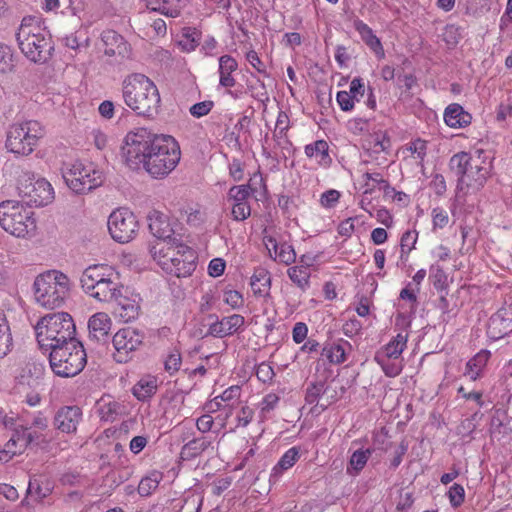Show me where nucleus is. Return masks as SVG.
<instances>
[{"label": "nucleus", "mask_w": 512, "mask_h": 512, "mask_svg": "<svg viewBox=\"0 0 512 512\" xmlns=\"http://www.w3.org/2000/svg\"><path fill=\"white\" fill-rule=\"evenodd\" d=\"M125 164L138 170L143 167L154 178H162L180 161V147L170 135L156 134L146 128L129 132L121 147Z\"/></svg>", "instance_id": "nucleus-1"}, {"label": "nucleus", "mask_w": 512, "mask_h": 512, "mask_svg": "<svg viewBox=\"0 0 512 512\" xmlns=\"http://www.w3.org/2000/svg\"><path fill=\"white\" fill-rule=\"evenodd\" d=\"M451 172L457 177V189L473 192L482 189L490 175L492 164L484 150L474 153L459 152L449 161Z\"/></svg>", "instance_id": "nucleus-2"}, {"label": "nucleus", "mask_w": 512, "mask_h": 512, "mask_svg": "<svg viewBox=\"0 0 512 512\" xmlns=\"http://www.w3.org/2000/svg\"><path fill=\"white\" fill-rule=\"evenodd\" d=\"M125 104L138 115L153 117L160 106L159 91L152 80L140 73L127 76L122 83Z\"/></svg>", "instance_id": "nucleus-3"}, {"label": "nucleus", "mask_w": 512, "mask_h": 512, "mask_svg": "<svg viewBox=\"0 0 512 512\" xmlns=\"http://www.w3.org/2000/svg\"><path fill=\"white\" fill-rule=\"evenodd\" d=\"M16 41L24 56L34 63H46L54 51L51 36L35 16H25L22 19Z\"/></svg>", "instance_id": "nucleus-4"}, {"label": "nucleus", "mask_w": 512, "mask_h": 512, "mask_svg": "<svg viewBox=\"0 0 512 512\" xmlns=\"http://www.w3.org/2000/svg\"><path fill=\"white\" fill-rule=\"evenodd\" d=\"M39 346L51 350L54 346L67 344L75 338L76 327L72 317L66 312L48 314L42 317L36 327Z\"/></svg>", "instance_id": "nucleus-5"}, {"label": "nucleus", "mask_w": 512, "mask_h": 512, "mask_svg": "<svg viewBox=\"0 0 512 512\" xmlns=\"http://www.w3.org/2000/svg\"><path fill=\"white\" fill-rule=\"evenodd\" d=\"M33 290L38 305L46 309H56L68 298L70 281L64 273L50 270L35 278Z\"/></svg>", "instance_id": "nucleus-6"}, {"label": "nucleus", "mask_w": 512, "mask_h": 512, "mask_svg": "<svg viewBox=\"0 0 512 512\" xmlns=\"http://www.w3.org/2000/svg\"><path fill=\"white\" fill-rule=\"evenodd\" d=\"M49 351L50 367L58 376L73 377L79 374L86 365V352L78 340L54 346Z\"/></svg>", "instance_id": "nucleus-7"}, {"label": "nucleus", "mask_w": 512, "mask_h": 512, "mask_svg": "<svg viewBox=\"0 0 512 512\" xmlns=\"http://www.w3.org/2000/svg\"><path fill=\"white\" fill-rule=\"evenodd\" d=\"M158 263L168 274L176 277H187L196 268V253L189 246L182 243L181 238H173L167 251H160Z\"/></svg>", "instance_id": "nucleus-8"}, {"label": "nucleus", "mask_w": 512, "mask_h": 512, "mask_svg": "<svg viewBox=\"0 0 512 512\" xmlns=\"http://www.w3.org/2000/svg\"><path fill=\"white\" fill-rule=\"evenodd\" d=\"M32 215L18 201L6 200L0 203V225L16 237H25L35 231L36 223Z\"/></svg>", "instance_id": "nucleus-9"}, {"label": "nucleus", "mask_w": 512, "mask_h": 512, "mask_svg": "<svg viewBox=\"0 0 512 512\" xmlns=\"http://www.w3.org/2000/svg\"><path fill=\"white\" fill-rule=\"evenodd\" d=\"M44 135V127L36 120L14 124L7 132L5 146L14 154L29 155Z\"/></svg>", "instance_id": "nucleus-10"}, {"label": "nucleus", "mask_w": 512, "mask_h": 512, "mask_svg": "<svg viewBox=\"0 0 512 512\" xmlns=\"http://www.w3.org/2000/svg\"><path fill=\"white\" fill-rule=\"evenodd\" d=\"M17 189L22 204L29 207H42L54 199L51 184L43 178L35 179V175L30 172H23L19 176Z\"/></svg>", "instance_id": "nucleus-11"}, {"label": "nucleus", "mask_w": 512, "mask_h": 512, "mask_svg": "<svg viewBox=\"0 0 512 512\" xmlns=\"http://www.w3.org/2000/svg\"><path fill=\"white\" fill-rule=\"evenodd\" d=\"M68 187L77 194H85L103 183V174L92 165L85 166L77 162L63 173Z\"/></svg>", "instance_id": "nucleus-12"}, {"label": "nucleus", "mask_w": 512, "mask_h": 512, "mask_svg": "<svg viewBox=\"0 0 512 512\" xmlns=\"http://www.w3.org/2000/svg\"><path fill=\"white\" fill-rule=\"evenodd\" d=\"M138 227L136 216L126 208L116 209L108 218L109 233L119 243H127L132 240Z\"/></svg>", "instance_id": "nucleus-13"}, {"label": "nucleus", "mask_w": 512, "mask_h": 512, "mask_svg": "<svg viewBox=\"0 0 512 512\" xmlns=\"http://www.w3.org/2000/svg\"><path fill=\"white\" fill-rule=\"evenodd\" d=\"M145 335L143 332L126 327L120 329L112 338V344L115 348L114 359L118 363H126L131 359V354L138 350L143 344Z\"/></svg>", "instance_id": "nucleus-14"}, {"label": "nucleus", "mask_w": 512, "mask_h": 512, "mask_svg": "<svg viewBox=\"0 0 512 512\" xmlns=\"http://www.w3.org/2000/svg\"><path fill=\"white\" fill-rule=\"evenodd\" d=\"M208 318L209 320H213V322L209 324V329L203 337L213 336L217 338H224L237 333L245 323L244 317L240 314H233L231 316L224 317L221 320L218 319L217 315L210 314Z\"/></svg>", "instance_id": "nucleus-15"}, {"label": "nucleus", "mask_w": 512, "mask_h": 512, "mask_svg": "<svg viewBox=\"0 0 512 512\" xmlns=\"http://www.w3.org/2000/svg\"><path fill=\"white\" fill-rule=\"evenodd\" d=\"M122 289L123 285L119 282V277L115 273L114 276H108L95 286L93 291H89L87 294L101 302H115L122 301Z\"/></svg>", "instance_id": "nucleus-16"}, {"label": "nucleus", "mask_w": 512, "mask_h": 512, "mask_svg": "<svg viewBox=\"0 0 512 512\" xmlns=\"http://www.w3.org/2000/svg\"><path fill=\"white\" fill-rule=\"evenodd\" d=\"M147 220L151 234L166 241L168 245L172 243L173 238H179L175 235L169 219L164 213L155 209L151 210L147 215Z\"/></svg>", "instance_id": "nucleus-17"}, {"label": "nucleus", "mask_w": 512, "mask_h": 512, "mask_svg": "<svg viewBox=\"0 0 512 512\" xmlns=\"http://www.w3.org/2000/svg\"><path fill=\"white\" fill-rule=\"evenodd\" d=\"M101 41L105 49L106 56H117L120 58H127L130 54V45L128 42L116 31L107 29L101 33Z\"/></svg>", "instance_id": "nucleus-18"}, {"label": "nucleus", "mask_w": 512, "mask_h": 512, "mask_svg": "<svg viewBox=\"0 0 512 512\" xmlns=\"http://www.w3.org/2000/svg\"><path fill=\"white\" fill-rule=\"evenodd\" d=\"M82 418V411L78 406L61 407L54 416V426L63 433H73Z\"/></svg>", "instance_id": "nucleus-19"}, {"label": "nucleus", "mask_w": 512, "mask_h": 512, "mask_svg": "<svg viewBox=\"0 0 512 512\" xmlns=\"http://www.w3.org/2000/svg\"><path fill=\"white\" fill-rule=\"evenodd\" d=\"M111 326V319L106 313L98 312L94 314L88 322L89 338L98 343H107Z\"/></svg>", "instance_id": "nucleus-20"}, {"label": "nucleus", "mask_w": 512, "mask_h": 512, "mask_svg": "<svg viewBox=\"0 0 512 512\" xmlns=\"http://www.w3.org/2000/svg\"><path fill=\"white\" fill-rule=\"evenodd\" d=\"M114 274V270L107 265H90L82 273L80 278L81 287L86 293L93 291L95 286L108 276H114Z\"/></svg>", "instance_id": "nucleus-21"}, {"label": "nucleus", "mask_w": 512, "mask_h": 512, "mask_svg": "<svg viewBox=\"0 0 512 512\" xmlns=\"http://www.w3.org/2000/svg\"><path fill=\"white\" fill-rule=\"evenodd\" d=\"M512 332V318L506 312L498 311L489 319L487 334L493 340L501 339Z\"/></svg>", "instance_id": "nucleus-22"}, {"label": "nucleus", "mask_w": 512, "mask_h": 512, "mask_svg": "<svg viewBox=\"0 0 512 512\" xmlns=\"http://www.w3.org/2000/svg\"><path fill=\"white\" fill-rule=\"evenodd\" d=\"M355 30L360 34L363 42L380 58L384 57V49L380 39L373 30L362 20L356 19L353 23Z\"/></svg>", "instance_id": "nucleus-23"}, {"label": "nucleus", "mask_w": 512, "mask_h": 512, "mask_svg": "<svg viewBox=\"0 0 512 512\" xmlns=\"http://www.w3.org/2000/svg\"><path fill=\"white\" fill-rule=\"evenodd\" d=\"M472 116L460 104H450L444 112L445 123L452 128H463L471 123Z\"/></svg>", "instance_id": "nucleus-24"}, {"label": "nucleus", "mask_w": 512, "mask_h": 512, "mask_svg": "<svg viewBox=\"0 0 512 512\" xmlns=\"http://www.w3.org/2000/svg\"><path fill=\"white\" fill-rule=\"evenodd\" d=\"M53 490L52 483L44 476L31 478L27 488V495L41 502L48 497Z\"/></svg>", "instance_id": "nucleus-25"}, {"label": "nucleus", "mask_w": 512, "mask_h": 512, "mask_svg": "<svg viewBox=\"0 0 512 512\" xmlns=\"http://www.w3.org/2000/svg\"><path fill=\"white\" fill-rule=\"evenodd\" d=\"M238 68L237 61L230 55H223L219 58V83L223 87H233L236 83L232 72Z\"/></svg>", "instance_id": "nucleus-26"}, {"label": "nucleus", "mask_w": 512, "mask_h": 512, "mask_svg": "<svg viewBox=\"0 0 512 512\" xmlns=\"http://www.w3.org/2000/svg\"><path fill=\"white\" fill-rule=\"evenodd\" d=\"M329 146L325 140H317L312 144L305 146V154L309 158H315L320 165L328 166L331 163V157L328 153Z\"/></svg>", "instance_id": "nucleus-27"}, {"label": "nucleus", "mask_w": 512, "mask_h": 512, "mask_svg": "<svg viewBox=\"0 0 512 512\" xmlns=\"http://www.w3.org/2000/svg\"><path fill=\"white\" fill-rule=\"evenodd\" d=\"M271 284L270 274L264 268H257L251 277V288L253 293L258 296H265L268 294Z\"/></svg>", "instance_id": "nucleus-28"}, {"label": "nucleus", "mask_w": 512, "mask_h": 512, "mask_svg": "<svg viewBox=\"0 0 512 512\" xmlns=\"http://www.w3.org/2000/svg\"><path fill=\"white\" fill-rule=\"evenodd\" d=\"M269 244L272 245L276 258H278L281 263L289 265L295 261L296 253L293 247L288 243H278L275 238L267 237L266 245L268 246Z\"/></svg>", "instance_id": "nucleus-29"}, {"label": "nucleus", "mask_w": 512, "mask_h": 512, "mask_svg": "<svg viewBox=\"0 0 512 512\" xmlns=\"http://www.w3.org/2000/svg\"><path fill=\"white\" fill-rule=\"evenodd\" d=\"M489 357V351L482 350L477 353L466 363L464 375L468 376L471 380H476L480 376L482 369L486 366Z\"/></svg>", "instance_id": "nucleus-30"}, {"label": "nucleus", "mask_w": 512, "mask_h": 512, "mask_svg": "<svg viewBox=\"0 0 512 512\" xmlns=\"http://www.w3.org/2000/svg\"><path fill=\"white\" fill-rule=\"evenodd\" d=\"M44 371L45 367L42 363L29 361L22 369V373L20 375L21 381H26L27 385L33 386L43 377Z\"/></svg>", "instance_id": "nucleus-31"}, {"label": "nucleus", "mask_w": 512, "mask_h": 512, "mask_svg": "<svg viewBox=\"0 0 512 512\" xmlns=\"http://www.w3.org/2000/svg\"><path fill=\"white\" fill-rule=\"evenodd\" d=\"M298 458H299V449L298 448L292 447L289 450H287L284 453V455L280 458V460L278 461L276 466L273 468L271 476H270V481L272 479L276 480L278 478V476L281 475V473L284 470L291 468L295 464V462L297 461Z\"/></svg>", "instance_id": "nucleus-32"}, {"label": "nucleus", "mask_w": 512, "mask_h": 512, "mask_svg": "<svg viewBox=\"0 0 512 512\" xmlns=\"http://www.w3.org/2000/svg\"><path fill=\"white\" fill-rule=\"evenodd\" d=\"M210 445L211 442L206 437L192 439L182 447L181 455L185 459L195 458Z\"/></svg>", "instance_id": "nucleus-33"}, {"label": "nucleus", "mask_w": 512, "mask_h": 512, "mask_svg": "<svg viewBox=\"0 0 512 512\" xmlns=\"http://www.w3.org/2000/svg\"><path fill=\"white\" fill-rule=\"evenodd\" d=\"M374 361L382 368L387 377H396L402 371V360L386 358L384 355H375Z\"/></svg>", "instance_id": "nucleus-34"}, {"label": "nucleus", "mask_w": 512, "mask_h": 512, "mask_svg": "<svg viewBox=\"0 0 512 512\" xmlns=\"http://www.w3.org/2000/svg\"><path fill=\"white\" fill-rule=\"evenodd\" d=\"M12 347V336L3 310L0 309V358L8 354Z\"/></svg>", "instance_id": "nucleus-35"}, {"label": "nucleus", "mask_w": 512, "mask_h": 512, "mask_svg": "<svg viewBox=\"0 0 512 512\" xmlns=\"http://www.w3.org/2000/svg\"><path fill=\"white\" fill-rule=\"evenodd\" d=\"M309 266L310 264H307V266L300 265L288 269L289 278L302 290L306 289L309 286Z\"/></svg>", "instance_id": "nucleus-36"}, {"label": "nucleus", "mask_w": 512, "mask_h": 512, "mask_svg": "<svg viewBox=\"0 0 512 512\" xmlns=\"http://www.w3.org/2000/svg\"><path fill=\"white\" fill-rule=\"evenodd\" d=\"M156 390L157 385L155 380L141 379L134 385L132 393L138 400L146 401L156 393Z\"/></svg>", "instance_id": "nucleus-37"}, {"label": "nucleus", "mask_w": 512, "mask_h": 512, "mask_svg": "<svg viewBox=\"0 0 512 512\" xmlns=\"http://www.w3.org/2000/svg\"><path fill=\"white\" fill-rule=\"evenodd\" d=\"M321 355L326 357L330 363L340 364L346 360V354L343 344L332 343L327 344L322 349Z\"/></svg>", "instance_id": "nucleus-38"}, {"label": "nucleus", "mask_w": 512, "mask_h": 512, "mask_svg": "<svg viewBox=\"0 0 512 512\" xmlns=\"http://www.w3.org/2000/svg\"><path fill=\"white\" fill-rule=\"evenodd\" d=\"M162 476L159 472H152L141 479L137 491L140 496L147 497L158 487Z\"/></svg>", "instance_id": "nucleus-39"}, {"label": "nucleus", "mask_w": 512, "mask_h": 512, "mask_svg": "<svg viewBox=\"0 0 512 512\" xmlns=\"http://www.w3.org/2000/svg\"><path fill=\"white\" fill-rule=\"evenodd\" d=\"M371 456L370 449H359L353 452L349 460V466L347 471L350 472V469L355 471V474H358L366 465L369 457Z\"/></svg>", "instance_id": "nucleus-40"}, {"label": "nucleus", "mask_w": 512, "mask_h": 512, "mask_svg": "<svg viewBox=\"0 0 512 512\" xmlns=\"http://www.w3.org/2000/svg\"><path fill=\"white\" fill-rule=\"evenodd\" d=\"M253 189L250 185H235L229 189L228 198L234 203H248L247 200Z\"/></svg>", "instance_id": "nucleus-41"}, {"label": "nucleus", "mask_w": 512, "mask_h": 512, "mask_svg": "<svg viewBox=\"0 0 512 512\" xmlns=\"http://www.w3.org/2000/svg\"><path fill=\"white\" fill-rule=\"evenodd\" d=\"M121 300L123 301H115V303L120 308V317H122L125 321L135 319L138 316L139 307L133 303H130L129 300L125 296H123L122 293Z\"/></svg>", "instance_id": "nucleus-42"}, {"label": "nucleus", "mask_w": 512, "mask_h": 512, "mask_svg": "<svg viewBox=\"0 0 512 512\" xmlns=\"http://www.w3.org/2000/svg\"><path fill=\"white\" fill-rule=\"evenodd\" d=\"M123 406L116 401H110L100 407V416L104 421L113 422L122 413Z\"/></svg>", "instance_id": "nucleus-43"}, {"label": "nucleus", "mask_w": 512, "mask_h": 512, "mask_svg": "<svg viewBox=\"0 0 512 512\" xmlns=\"http://www.w3.org/2000/svg\"><path fill=\"white\" fill-rule=\"evenodd\" d=\"M14 59L10 47L0 43V72L6 73L13 69Z\"/></svg>", "instance_id": "nucleus-44"}, {"label": "nucleus", "mask_w": 512, "mask_h": 512, "mask_svg": "<svg viewBox=\"0 0 512 512\" xmlns=\"http://www.w3.org/2000/svg\"><path fill=\"white\" fill-rule=\"evenodd\" d=\"M448 498L452 507H459L465 499V490L462 485L454 483L448 491Z\"/></svg>", "instance_id": "nucleus-45"}, {"label": "nucleus", "mask_w": 512, "mask_h": 512, "mask_svg": "<svg viewBox=\"0 0 512 512\" xmlns=\"http://www.w3.org/2000/svg\"><path fill=\"white\" fill-rule=\"evenodd\" d=\"M182 363L181 354L178 350H173L165 360L164 368L170 374L173 375L179 371Z\"/></svg>", "instance_id": "nucleus-46"}, {"label": "nucleus", "mask_w": 512, "mask_h": 512, "mask_svg": "<svg viewBox=\"0 0 512 512\" xmlns=\"http://www.w3.org/2000/svg\"><path fill=\"white\" fill-rule=\"evenodd\" d=\"M461 39L460 28L455 25H447L443 34V40L449 47H455Z\"/></svg>", "instance_id": "nucleus-47"}, {"label": "nucleus", "mask_w": 512, "mask_h": 512, "mask_svg": "<svg viewBox=\"0 0 512 512\" xmlns=\"http://www.w3.org/2000/svg\"><path fill=\"white\" fill-rule=\"evenodd\" d=\"M430 278L432 279L433 286L438 291H443L447 285V275L440 267H432Z\"/></svg>", "instance_id": "nucleus-48"}, {"label": "nucleus", "mask_w": 512, "mask_h": 512, "mask_svg": "<svg viewBox=\"0 0 512 512\" xmlns=\"http://www.w3.org/2000/svg\"><path fill=\"white\" fill-rule=\"evenodd\" d=\"M324 392V383H312L308 386L305 394V400L309 404H314L318 401L320 395Z\"/></svg>", "instance_id": "nucleus-49"}, {"label": "nucleus", "mask_w": 512, "mask_h": 512, "mask_svg": "<svg viewBox=\"0 0 512 512\" xmlns=\"http://www.w3.org/2000/svg\"><path fill=\"white\" fill-rule=\"evenodd\" d=\"M213 107L214 102L211 100H206L192 105L189 111L192 116L200 118L207 115L212 110Z\"/></svg>", "instance_id": "nucleus-50"}, {"label": "nucleus", "mask_w": 512, "mask_h": 512, "mask_svg": "<svg viewBox=\"0 0 512 512\" xmlns=\"http://www.w3.org/2000/svg\"><path fill=\"white\" fill-rule=\"evenodd\" d=\"M418 237L417 231H406L401 237V251L402 253H409L416 244Z\"/></svg>", "instance_id": "nucleus-51"}, {"label": "nucleus", "mask_w": 512, "mask_h": 512, "mask_svg": "<svg viewBox=\"0 0 512 512\" xmlns=\"http://www.w3.org/2000/svg\"><path fill=\"white\" fill-rule=\"evenodd\" d=\"M251 214V208L248 203H234L232 207L233 219L236 221H244Z\"/></svg>", "instance_id": "nucleus-52"}, {"label": "nucleus", "mask_w": 512, "mask_h": 512, "mask_svg": "<svg viewBox=\"0 0 512 512\" xmlns=\"http://www.w3.org/2000/svg\"><path fill=\"white\" fill-rule=\"evenodd\" d=\"M289 128V117L288 115L280 111L276 120L275 130H274V136L281 138L286 134V131Z\"/></svg>", "instance_id": "nucleus-53"}, {"label": "nucleus", "mask_w": 512, "mask_h": 512, "mask_svg": "<svg viewBox=\"0 0 512 512\" xmlns=\"http://www.w3.org/2000/svg\"><path fill=\"white\" fill-rule=\"evenodd\" d=\"M433 217V229H442L447 226L449 217L446 211L440 207H436L432 210Z\"/></svg>", "instance_id": "nucleus-54"}, {"label": "nucleus", "mask_w": 512, "mask_h": 512, "mask_svg": "<svg viewBox=\"0 0 512 512\" xmlns=\"http://www.w3.org/2000/svg\"><path fill=\"white\" fill-rule=\"evenodd\" d=\"M403 350L398 347L393 341H390L387 345L376 352L375 355H384L386 358L400 359V355Z\"/></svg>", "instance_id": "nucleus-55"}, {"label": "nucleus", "mask_w": 512, "mask_h": 512, "mask_svg": "<svg viewBox=\"0 0 512 512\" xmlns=\"http://www.w3.org/2000/svg\"><path fill=\"white\" fill-rule=\"evenodd\" d=\"M340 198V193L337 190L330 189L321 195L320 203L323 207H334Z\"/></svg>", "instance_id": "nucleus-56"}, {"label": "nucleus", "mask_w": 512, "mask_h": 512, "mask_svg": "<svg viewBox=\"0 0 512 512\" xmlns=\"http://www.w3.org/2000/svg\"><path fill=\"white\" fill-rule=\"evenodd\" d=\"M256 376L264 383L269 382L274 376L273 368L269 364L263 362L258 365L256 369Z\"/></svg>", "instance_id": "nucleus-57"}, {"label": "nucleus", "mask_w": 512, "mask_h": 512, "mask_svg": "<svg viewBox=\"0 0 512 512\" xmlns=\"http://www.w3.org/2000/svg\"><path fill=\"white\" fill-rule=\"evenodd\" d=\"M336 99L343 111H350L354 107L353 96H351L347 91H339Z\"/></svg>", "instance_id": "nucleus-58"}, {"label": "nucleus", "mask_w": 512, "mask_h": 512, "mask_svg": "<svg viewBox=\"0 0 512 512\" xmlns=\"http://www.w3.org/2000/svg\"><path fill=\"white\" fill-rule=\"evenodd\" d=\"M225 261L221 258H214L210 261L208 266V273L212 277L221 276L225 270Z\"/></svg>", "instance_id": "nucleus-59"}, {"label": "nucleus", "mask_w": 512, "mask_h": 512, "mask_svg": "<svg viewBox=\"0 0 512 512\" xmlns=\"http://www.w3.org/2000/svg\"><path fill=\"white\" fill-rule=\"evenodd\" d=\"M350 93L353 99L359 101L358 96L363 97L365 93V86L361 78H354L350 83Z\"/></svg>", "instance_id": "nucleus-60"}, {"label": "nucleus", "mask_w": 512, "mask_h": 512, "mask_svg": "<svg viewBox=\"0 0 512 512\" xmlns=\"http://www.w3.org/2000/svg\"><path fill=\"white\" fill-rule=\"evenodd\" d=\"M308 328L307 325L303 322H297L292 331V337L295 343L299 344L305 340L307 337Z\"/></svg>", "instance_id": "nucleus-61"}, {"label": "nucleus", "mask_w": 512, "mask_h": 512, "mask_svg": "<svg viewBox=\"0 0 512 512\" xmlns=\"http://www.w3.org/2000/svg\"><path fill=\"white\" fill-rule=\"evenodd\" d=\"M224 301L233 308H237L242 305V295L235 290L225 292Z\"/></svg>", "instance_id": "nucleus-62"}, {"label": "nucleus", "mask_w": 512, "mask_h": 512, "mask_svg": "<svg viewBox=\"0 0 512 512\" xmlns=\"http://www.w3.org/2000/svg\"><path fill=\"white\" fill-rule=\"evenodd\" d=\"M246 59L259 73L266 75L264 64L259 58L257 52H255L254 50L249 51L246 54Z\"/></svg>", "instance_id": "nucleus-63"}, {"label": "nucleus", "mask_w": 512, "mask_h": 512, "mask_svg": "<svg viewBox=\"0 0 512 512\" xmlns=\"http://www.w3.org/2000/svg\"><path fill=\"white\" fill-rule=\"evenodd\" d=\"M430 185L433 188L434 192L439 196L443 195L446 191V182L443 175L441 174H436L433 177Z\"/></svg>", "instance_id": "nucleus-64"}]
</instances>
